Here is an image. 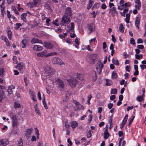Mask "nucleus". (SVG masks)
<instances>
[{
	"label": "nucleus",
	"mask_w": 146,
	"mask_h": 146,
	"mask_svg": "<svg viewBox=\"0 0 146 146\" xmlns=\"http://www.w3.org/2000/svg\"><path fill=\"white\" fill-rule=\"evenodd\" d=\"M44 73L47 76H51L55 72L54 69H53L48 65H46L44 68Z\"/></svg>",
	"instance_id": "1"
},
{
	"label": "nucleus",
	"mask_w": 146,
	"mask_h": 146,
	"mask_svg": "<svg viewBox=\"0 0 146 146\" xmlns=\"http://www.w3.org/2000/svg\"><path fill=\"white\" fill-rule=\"evenodd\" d=\"M11 119L12 120V125L13 127H17L19 124L16 116L11 113L10 114Z\"/></svg>",
	"instance_id": "2"
},
{
	"label": "nucleus",
	"mask_w": 146,
	"mask_h": 146,
	"mask_svg": "<svg viewBox=\"0 0 146 146\" xmlns=\"http://www.w3.org/2000/svg\"><path fill=\"white\" fill-rule=\"evenodd\" d=\"M70 17L64 15L62 17L61 21V24L63 26H65L69 23L70 21Z\"/></svg>",
	"instance_id": "3"
},
{
	"label": "nucleus",
	"mask_w": 146,
	"mask_h": 146,
	"mask_svg": "<svg viewBox=\"0 0 146 146\" xmlns=\"http://www.w3.org/2000/svg\"><path fill=\"white\" fill-rule=\"evenodd\" d=\"M68 81L69 82L70 86L72 88L75 87L78 83L76 79L74 78L68 80Z\"/></svg>",
	"instance_id": "4"
},
{
	"label": "nucleus",
	"mask_w": 146,
	"mask_h": 146,
	"mask_svg": "<svg viewBox=\"0 0 146 146\" xmlns=\"http://www.w3.org/2000/svg\"><path fill=\"white\" fill-rule=\"evenodd\" d=\"M52 63L54 64H59L60 65L64 64V63L61 60L57 57H55L52 59Z\"/></svg>",
	"instance_id": "5"
},
{
	"label": "nucleus",
	"mask_w": 146,
	"mask_h": 146,
	"mask_svg": "<svg viewBox=\"0 0 146 146\" xmlns=\"http://www.w3.org/2000/svg\"><path fill=\"white\" fill-rule=\"evenodd\" d=\"M98 66L96 67V69L97 71L98 72V74H100L102 72V69L104 67V64L101 62H98Z\"/></svg>",
	"instance_id": "6"
},
{
	"label": "nucleus",
	"mask_w": 146,
	"mask_h": 146,
	"mask_svg": "<svg viewBox=\"0 0 146 146\" xmlns=\"http://www.w3.org/2000/svg\"><path fill=\"white\" fill-rule=\"evenodd\" d=\"M87 28L90 31L89 34L95 31V26L93 24H90L87 25Z\"/></svg>",
	"instance_id": "7"
},
{
	"label": "nucleus",
	"mask_w": 146,
	"mask_h": 146,
	"mask_svg": "<svg viewBox=\"0 0 146 146\" xmlns=\"http://www.w3.org/2000/svg\"><path fill=\"white\" fill-rule=\"evenodd\" d=\"M29 92L31 98L34 101H36V97L35 92L31 90H30L29 91Z\"/></svg>",
	"instance_id": "8"
},
{
	"label": "nucleus",
	"mask_w": 146,
	"mask_h": 146,
	"mask_svg": "<svg viewBox=\"0 0 146 146\" xmlns=\"http://www.w3.org/2000/svg\"><path fill=\"white\" fill-rule=\"evenodd\" d=\"M36 55L38 57H43L44 56L47 57V51L46 50H44L40 52L37 53Z\"/></svg>",
	"instance_id": "9"
},
{
	"label": "nucleus",
	"mask_w": 146,
	"mask_h": 146,
	"mask_svg": "<svg viewBox=\"0 0 146 146\" xmlns=\"http://www.w3.org/2000/svg\"><path fill=\"white\" fill-rule=\"evenodd\" d=\"M72 15V9L70 7H68L66 8L65 10V14L64 15L71 17Z\"/></svg>",
	"instance_id": "10"
},
{
	"label": "nucleus",
	"mask_w": 146,
	"mask_h": 146,
	"mask_svg": "<svg viewBox=\"0 0 146 146\" xmlns=\"http://www.w3.org/2000/svg\"><path fill=\"white\" fill-rule=\"evenodd\" d=\"M33 49L37 51H41L43 49L42 47L38 45H34L33 48Z\"/></svg>",
	"instance_id": "11"
},
{
	"label": "nucleus",
	"mask_w": 146,
	"mask_h": 146,
	"mask_svg": "<svg viewBox=\"0 0 146 146\" xmlns=\"http://www.w3.org/2000/svg\"><path fill=\"white\" fill-rule=\"evenodd\" d=\"M56 83L58 85L59 87L63 88L64 87V84L62 80L59 78H57L56 80Z\"/></svg>",
	"instance_id": "12"
},
{
	"label": "nucleus",
	"mask_w": 146,
	"mask_h": 146,
	"mask_svg": "<svg viewBox=\"0 0 146 146\" xmlns=\"http://www.w3.org/2000/svg\"><path fill=\"white\" fill-rule=\"evenodd\" d=\"M117 12L116 9V8L113 7L110 9L109 13H111V15L114 16L117 13Z\"/></svg>",
	"instance_id": "13"
},
{
	"label": "nucleus",
	"mask_w": 146,
	"mask_h": 146,
	"mask_svg": "<svg viewBox=\"0 0 146 146\" xmlns=\"http://www.w3.org/2000/svg\"><path fill=\"white\" fill-rule=\"evenodd\" d=\"M6 33L7 34L8 37L9 39L10 40H11L12 38V33L10 30V27L9 26H8L7 27Z\"/></svg>",
	"instance_id": "14"
},
{
	"label": "nucleus",
	"mask_w": 146,
	"mask_h": 146,
	"mask_svg": "<svg viewBox=\"0 0 146 146\" xmlns=\"http://www.w3.org/2000/svg\"><path fill=\"white\" fill-rule=\"evenodd\" d=\"M31 42L32 44H35L37 43L42 44V42L41 40H39L37 38H33L31 41Z\"/></svg>",
	"instance_id": "15"
},
{
	"label": "nucleus",
	"mask_w": 146,
	"mask_h": 146,
	"mask_svg": "<svg viewBox=\"0 0 146 146\" xmlns=\"http://www.w3.org/2000/svg\"><path fill=\"white\" fill-rule=\"evenodd\" d=\"M33 130L32 128L28 129H27L25 133V135L26 137L29 138L30 137Z\"/></svg>",
	"instance_id": "16"
},
{
	"label": "nucleus",
	"mask_w": 146,
	"mask_h": 146,
	"mask_svg": "<svg viewBox=\"0 0 146 146\" xmlns=\"http://www.w3.org/2000/svg\"><path fill=\"white\" fill-rule=\"evenodd\" d=\"M17 69L19 70L20 71V72L22 73L23 72V70L24 68V65L23 64H21L19 63L18 64L16 67Z\"/></svg>",
	"instance_id": "17"
},
{
	"label": "nucleus",
	"mask_w": 146,
	"mask_h": 146,
	"mask_svg": "<svg viewBox=\"0 0 146 146\" xmlns=\"http://www.w3.org/2000/svg\"><path fill=\"white\" fill-rule=\"evenodd\" d=\"M44 46L47 48L52 49L53 47V44L49 42H45Z\"/></svg>",
	"instance_id": "18"
},
{
	"label": "nucleus",
	"mask_w": 146,
	"mask_h": 146,
	"mask_svg": "<svg viewBox=\"0 0 146 146\" xmlns=\"http://www.w3.org/2000/svg\"><path fill=\"white\" fill-rule=\"evenodd\" d=\"M15 88V87L13 85H11L9 86L7 90V92L8 94H11L13 93V90Z\"/></svg>",
	"instance_id": "19"
},
{
	"label": "nucleus",
	"mask_w": 146,
	"mask_h": 146,
	"mask_svg": "<svg viewBox=\"0 0 146 146\" xmlns=\"http://www.w3.org/2000/svg\"><path fill=\"white\" fill-rule=\"evenodd\" d=\"M140 18L137 17L135 21V25L138 29H139V26L140 25Z\"/></svg>",
	"instance_id": "20"
},
{
	"label": "nucleus",
	"mask_w": 146,
	"mask_h": 146,
	"mask_svg": "<svg viewBox=\"0 0 146 146\" xmlns=\"http://www.w3.org/2000/svg\"><path fill=\"white\" fill-rule=\"evenodd\" d=\"M71 125L72 128L74 130L78 125V123L76 121H72L71 123Z\"/></svg>",
	"instance_id": "21"
},
{
	"label": "nucleus",
	"mask_w": 146,
	"mask_h": 146,
	"mask_svg": "<svg viewBox=\"0 0 146 146\" xmlns=\"http://www.w3.org/2000/svg\"><path fill=\"white\" fill-rule=\"evenodd\" d=\"M76 77L78 79L81 80H83L84 79V76L83 75L79 73L77 74Z\"/></svg>",
	"instance_id": "22"
},
{
	"label": "nucleus",
	"mask_w": 146,
	"mask_h": 146,
	"mask_svg": "<svg viewBox=\"0 0 146 146\" xmlns=\"http://www.w3.org/2000/svg\"><path fill=\"white\" fill-rule=\"evenodd\" d=\"M109 135V134L108 132V130L106 129L105 130L104 133V137L105 139H108Z\"/></svg>",
	"instance_id": "23"
},
{
	"label": "nucleus",
	"mask_w": 146,
	"mask_h": 146,
	"mask_svg": "<svg viewBox=\"0 0 146 146\" xmlns=\"http://www.w3.org/2000/svg\"><path fill=\"white\" fill-rule=\"evenodd\" d=\"M35 109L36 113H37L39 115H40V112L38 108L37 105V104L35 105Z\"/></svg>",
	"instance_id": "24"
},
{
	"label": "nucleus",
	"mask_w": 146,
	"mask_h": 146,
	"mask_svg": "<svg viewBox=\"0 0 146 146\" xmlns=\"http://www.w3.org/2000/svg\"><path fill=\"white\" fill-rule=\"evenodd\" d=\"M128 118V114H127L125 115V117L123 119V120L122 122L121 123V124L122 125H125L126 123V122L127 119Z\"/></svg>",
	"instance_id": "25"
},
{
	"label": "nucleus",
	"mask_w": 146,
	"mask_h": 146,
	"mask_svg": "<svg viewBox=\"0 0 146 146\" xmlns=\"http://www.w3.org/2000/svg\"><path fill=\"white\" fill-rule=\"evenodd\" d=\"M7 141L5 140L2 139L0 140V145L5 146L7 145Z\"/></svg>",
	"instance_id": "26"
},
{
	"label": "nucleus",
	"mask_w": 146,
	"mask_h": 146,
	"mask_svg": "<svg viewBox=\"0 0 146 146\" xmlns=\"http://www.w3.org/2000/svg\"><path fill=\"white\" fill-rule=\"evenodd\" d=\"M27 16V14L26 13H23L21 15V18L22 20H23L24 22H26V17Z\"/></svg>",
	"instance_id": "27"
},
{
	"label": "nucleus",
	"mask_w": 146,
	"mask_h": 146,
	"mask_svg": "<svg viewBox=\"0 0 146 146\" xmlns=\"http://www.w3.org/2000/svg\"><path fill=\"white\" fill-rule=\"evenodd\" d=\"M67 35V33H64L63 34H59L58 36L61 39H64Z\"/></svg>",
	"instance_id": "28"
},
{
	"label": "nucleus",
	"mask_w": 146,
	"mask_h": 146,
	"mask_svg": "<svg viewBox=\"0 0 146 146\" xmlns=\"http://www.w3.org/2000/svg\"><path fill=\"white\" fill-rule=\"evenodd\" d=\"M77 108L75 110V111H77L78 110H79L83 109L84 107L83 106L80 104L79 103L76 106Z\"/></svg>",
	"instance_id": "29"
},
{
	"label": "nucleus",
	"mask_w": 146,
	"mask_h": 146,
	"mask_svg": "<svg viewBox=\"0 0 146 146\" xmlns=\"http://www.w3.org/2000/svg\"><path fill=\"white\" fill-rule=\"evenodd\" d=\"M119 31L121 33H123L124 31V28L123 27V25L122 23L120 24V26L119 28Z\"/></svg>",
	"instance_id": "30"
},
{
	"label": "nucleus",
	"mask_w": 146,
	"mask_h": 146,
	"mask_svg": "<svg viewBox=\"0 0 146 146\" xmlns=\"http://www.w3.org/2000/svg\"><path fill=\"white\" fill-rule=\"evenodd\" d=\"M23 44L22 46L23 48H25L26 47V45L27 44V40L26 39L23 40L21 42Z\"/></svg>",
	"instance_id": "31"
},
{
	"label": "nucleus",
	"mask_w": 146,
	"mask_h": 146,
	"mask_svg": "<svg viewBox=\"0 0 146 146\" xmlns=\"http://www.w3.org/2000/svg\"><path fill=\"white\" fill-rule=\"evenodd\" d=\"M112 62L115 65L118 66L119 65V62L118 60H117L114 59L113 58L112 59Z\"/></svg>",
	"instance_id": "32"
},
{
	"label": "nucleus",
	"mask_w": 146,
	"mask_h": 146,
	"mask_svg": "<svg viewBox=\"0 0 146 146\" xmlns=\"http://www.w3.org/2000/svg\"><path fill=\"white\" fill-rule=\"evenodd\" d=\"M117 90L116 88H113L111 90V91L110 92V94H117Z\"/></svg>",
	"instance_id": "33"
},
{
	"label": "nucleus",
	"mask_w": 146,
	"mask_h": 146,
	"mask_svg": "<svg viewBox=\"0 0 146 146\" xmlns=\"http://www.w3.org/2000/svg\"><path fill=\"white\" fill-rule=\"evenodd\" d=\"M92 1L91 0H89L88 2V5L87 9H90L92 7Z\"/></svg>",
	"instance_id": "34"
},
{
	"label": "nucleus",
	"mask_w": 146,
	"mask_h": 146,
	"mask_svg": "<svg viewBox=\"0 0 146 146\" xmlns=\"http://www.w3.org/2000/svg\"><path fill=\"white\" fill-rule=\"evenodd\" d=\"M70 24L71 25V27L70 28V31L72 32H74V24L73 22H71L70 23Z\"/></svg>",
	"instance_id": "35"
},
{
	"label": "nucleus",
	"mask_w": 146,
	"mask_h": 146,
	"mask_svg": "<svg viewBox=\"0 0 146 146\" xmlns=\"http://www.w3.org/2000/svg\"><path fill=\"white\" fill-rule=\"evenodd\" d=\"M22 26L21 24L20 23H17L15 25V26L14 27V28L15 29L17 30L18 29L19 27Z\"/></svg>",
	"instance_id": "36"
},
{
	"label": "nucleus",
	"mask_w": 146,
	"mask_h": 146,
	"mask_svg": "<svg viewBox=\"0 0 146 146\" xmlns=\"http://www.w3.org/2000/svg\"><path fill=\"white\" fill-rule=\"evenodd\" d=\"M106 85L108 86H110L111 85V81L110 80H109L108 79H106Z\"/></svg>",
	"instance_id": "37"
},
{
	"label": "nucleus",
	"mask_w": 146,
	"mask_h": 146,
	"mask_svg": "<svg viewBox=\"0 0 146 146\" xmlns=\"http://www.w3.org/2000/svg\"><path fill=\"white\" fill-rule=\"evenodd\" d=\"M18 146H23V141L21 138L18 141Z\"/></svg>",
	"instance_id": "38"
},
{
	"label": "nucleus",
	"mask_w": 146,
	"mask_h": 146,
	"mask_svg": "<svg viewBox=\"0 0 146 146\" xmlns=\"http://www.w3.org/2000/svg\"><path fill=\"white\" fill-rule=\"evenodd\" d=\"M135 57L137 59L139 60L141 59L142 58L143 56L141 54L140 55L136 54L135 55Z\"/></svg>",
	"instance_id": "39"
},
{
	"label": "nucleus",
	"mask_w": 146,
	"mask_h": 146,
	"mask_svg": "<svg viewBox=\"0 0 146 146\" xmlns=\"http://www.w3.org/2000/svg\"><path fill=\"white\" fill-rule=\"evenodd\" d=\"M112 116H111L109 117V121L110 124V128L111 127V126L112 125Z\"/></svg>",
	"instance_id": "40"
},
{
	"label": "nucleus",
	"mask_w": 146,
	"mask_h": 146,
	"mask_svg": "<svg viewBox=\"0 0 146 146\" xmlns=\"http://www.w3.org/2000/svg\"><path fill=\"white\" fill-rule=\"evenodd\" d=\"M1 7V13L2 14H3V11L5 9V6L4 5H3V4H1L0 5Z\"/></svg>",
	"instance_id": "41"
},
{
	"label": "nucleus",
	"mask_w": 146,
	"mask_h": 146,
	"mask_svg": "<svg viewBox=\"0 0 146 146\" xmlns=\"http://www.w3.org/2000/svg\"><path fill=\"white\" fill-rule=\"evenodd\" d=\"M143 96H138L137 98V100L139 102H141L143 100Z\"/></svg>",
	"instance_id": "42"
},
{
	"label": "nucleus",
	"mask_w": 146,
	"mask_h": 146,
	"mask_svg": "<svg viewBox=\"0 0 146 146\" xmlns=\"http://www.w3.org/2000/svg\"><path fill=\"white\" fill-rule=\"evenodd\" d=\"M112 76L113 78L115 79L117 77V73L113 72L112 73Z\"/></svg>",
	"instance_id": "43"
},
{
	"label": "nucleus",
	"mask_w": 146,
	"mask_h": 146,
	"mask_svg": "<svg viewBox=\"0 0 146 146\" xmlns=\"http://www.w3.org/2000/svg\"><path fill=\"white\" fill-rule=\"evenodd\" d=\"M42 102L44 108L46 109H47L48 108L47 106V104L46 103L45 99H44V100H43Z\"/></svg>",
	"instance_id": "44"
},
{
	"label": "nucleus",
	"mask_w": 146,
	"mask_h": 146,
	"mask_svg": "<svg viewBox=\"0 0 146 146\" xmlns=\"http://www.w3.org/2000/svg\"><path fill=\"white\" fill-rule=\"evenodd\" d=\"M21 107L20 104L16 102L14 103V108H19Z\"/></svg>",
	"instance_id": "45"
},
{
	"label": "nucleus",
	"mask_w": 146,
	"mask_h": 146,
	"mask_svg": "<svg viewBox=\"0 0 146 146\" xmlns=\"http://www.w3.org/2000/svg\"><path fill=\"white\" fill-rule=\"evenodd\" d=\"M17 57L16 56H14L13 58V63L15 64H17L18 61L17 60Z\"/></svg>",
	"instance_id": "46"
},
{
	"label": "nucleus",
	"mask_w": 146,
	"mask_h": 146,
	"mask_svg": "<svg viewBox=\"0 0 146 146\" xmlns=\"http://www.w3.org/2000/svg\"><path fill=\"white\" fill-rule=\"evenodd\" d=\"M130 41V43L131 44L134 45L135 44L134 39L133 38H131Z\"/></svg>",
	"instance_id": "47"
},
{
	"label": "nucleus",
	"mask_w": 146,
	"mask_h": 146,
	"mask_svg": "<svg viewBox=\"0 0 146 146\" xmlns=\"http://www.w3.org/2000/svg\"><path fill=\"white\" fill-rule=\"evenodd\" d=\"M80 40L79 38L77 37L74 40V42L76 44V45H79V40Z\"/></svg>",
	"instance_id": "48"
},
{
	"label": "nucleus",
	"mask_w": 146,
	"mask_h": 146,
	"mask_svg": "<svg viewBox=\"0 0 146 146\" xmlns=\"http://www.w3.org/2000/svg\"><path fill=\"white\" fill-rule=\"evenodd\" d=\"M36 135V136L37 138L38 139H39V132L38 130L37 129V128H36L35 130Z\"/></svg>",
	"instance_id": "49"
},
{
	"label": "nucleus",
	"mask_w": 146,
	"mask_h": 146,
	"mask_svg": "<svg viewBox=\"0 0 146 146\" xmlns=\"http://www.w3.org/2000/svg\"><path fill=\"white\" fill-rule=\"evenodd\" d=\"M100 4L99 3H95L93 6V8L98 9L100 6Z\"/></svg>",
	"instance_id": "50"
},
{
	"label": "nucleus",
	"mask_w": 146,
	"mask_h": 146,
	"mask_svg": "<svg viewBox=\"0 0 146 146\" xmlns=\"http://www.w3.org/2000/svg\"><path fill=\"white\" fill-rule=\"evenodd\" d=\"M57 54V53L56 52H51L49 53H47V56L48 57L51 56L55 55Z\"/></svg>",
	"instance_id": "51"
},
{
	"label": "nucleus",
	"mask_w": 146,
	"mask_h": 146,
	"mask_svg": "<svg viewBox=\"0 0 146 146\" xmlns=\"http://www.w3.org/2000/svg\"><path fill=\"white\" fill-rule=\"evenodd\" d=\"M135 117V116H132L131 117V119L130 120L129 122L128 123V125L129 126H130L131 125V123L133 122Z\"/></svg>",
	"instance_id": "52"
},
{
	"label": "nucleus",
	"mask_w": 146,
	"mask_h": 146,
	"mask_svg": "<svg viewBox=\"0 0 146 146\" xmlns=\"http://www.w3.org/2000/svg\"><path fill=\"white\" fill-rule=\"evenodd\" d=\"M89 43L90 44H91L92 42H96V38H92L90 40H89Z\"/></svg>",
	"instance_id": "53"
},
{
	"label": "nucleus",
	"mask_w": 146,
	"mask_h": 146,
	"mask_svg": "<svg viewBox=\"0 0 146 146\" xmlns=\"http://www.w3.org/2000/svg\"><path fill=\"white\" fill-rule=\"evenodd\" d=\"M137 4V5H135V8L136 9H139L141 7V3Z\"/></svg>",
	"instance_id": "54"
},
{
	"label": "nucleus",
	"mask_w": 146,
	"mask_h": 146,
	"mask_svg": "<svg viewBox=\"0 0 146 146\" xmlns=\"http://www.w3.org/2000/svg\"><path fill=\"white\" fill-rule=\"evenodd\" d=\"M138 48L140 49H143L144 48V46L143 45H139L137 46Z\"/></svg>",
	"instance_id": "55"
},
{
	"label": "nucleus",
	"mask_w": 146,
	"mask_h": 146,
	"mask_svg": "<svg viewBox=\"0 0 146 146\" xmlns=\"http://www.w3.org/2000/svg\"><path fill=\"white\" fill-rule=\"evenodd\" d=\"M113 106V103H110L108 105V108L109 109H110L112 108Z\"/></svg>",
	"instance_id": "56"
},
{
	"label": "nucleus",
	"mask_w": 146,
	"mask_h": 146,
	"mask_svg": "<svg viewBox=\"0 0 146 146\" xmlns=\"http://www.w3.org/2000/svg\"><path fill=\"white\" fill-rule=\"evenodd\" d=\"M7 16L8 18L9 19V20H10V18L11 17V15H10V12L9 11L7 10Z\"/></svg>",
	"instance_id": "57"
},
{
	"label": "nucleus",
	"mask_w": 146,
	"mask_h": 146,
	"mask_svg": "<svg viewBox=\"0 0 146 146\" xmlns=\"http://www.w3.org/2000/svg\"><path fill=\"white\" fill-rule=\"evenodd\" d=\"M106 7L107 6L105 3L101 5V8L103 9H106Z\"/></svg>",
	"instance_id": "58"
},
{
	"label": "nucleus",
	"mask_w": 146,
	"mask_h": 146,
	"mask_svg": "<svg viewBox=\"0 0 146 146\" xmlns=\"http://www.w3.org/2000/svg\"><path fill=\"white\" fill-rule=\"evenodd\" d=\"M62 31V30L60 28H58L57 29H56L55 31L58 33H61Z\"/></svg>",
	"instance_id": "59"
},
{
	"label": "nucleus",
	"mask_w": 146,
	"mask_h": 146,
	"mask_svg": "<svg viewBox=\"0 0 146 146\" xmlns=\"http://www.w3.org/2000/svg\"><path fill=\"white\" fill-rule=\"evenodd\" d=\"M3 92L2 90H0V98H3Z\"/></svg>",
	"instance_id": "60"
},
{
	"label": "nucleus",
	"mask_w": 146,
	"mask_h": 146,
	"mask_svg": "<svg viewBox=\"0 0 146 146\" xmlns=\"http://www.w3.org/2000/svg\"><path fill=\"white\" fill-rule=\"evenodd\" d=\"M107 47V44H106V42H103V48L104 49H105Z\"/></svg>",
	"instance_id": "61"
},
{
	"label": "nucleus",
	"mask_w": 146,
	"mask_h": 146,
	"mask_svg": "<svg viewBox=\"0 0 146 146\" xmlns=\"http://www.w3.org/2000/svg\"><path fill=\"white\" fill-rule=\"evenodd\" d=\"M142 70H143L144 69H146V65H141L140 66Z\"/></svg>",
	"instance_id": "62"
},
{
	"label": "nucleus",
	"mask_w": 146,
	"mask_h": 146,
	"mask_svg": "<svg viewBox=\"0 0 146 146\" xmlns=\"http://www.w3.org/2000/svg\"><path fill=\"white\" fill-rule=\"evenodd\" d=\"M143 42V41L141 39L139 38L137 39V43L138 44L142 43Z\"/></svg>",
	"instance_id": "63"
},
{
	"label": "nucleus",
	"mask_w": 146,
	"mask_h": 146,
	"mask_svg": "<svg viewBox=\"0 0 146 146\" xmlns=\"http://www.w3.org/2000/svg\"><path fill=\"white\" fill-rule=\"evenodd\" d=\"M115 95H111V96H110V100H113L115 99Z\"/></svg>",
	"instance_id": "64"
}]
</instances>
